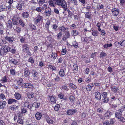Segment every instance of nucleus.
<instances>
[{"mask_svg": "<svg viewBox=\"0 0 125 125\" xmlns=\"http://www.w3.org/2000/svg\"><path fill=\"white\" fill-rule=\"evenodd\" d=\"M10 50V47L8 45H4L0 48V55H3L6 54Z\"/></svg>", "mask_w": 125, "mask_h": 125, "instance_id": "obj_1", "label": "nucleus"}, {"mask_svg": "<svg viewBox=\"0 0 125 125\" xmlns=\"http://www.w3.org/2000/svg\"><path fill=\"white\" fill-rule=\"evenodd\" d=\"M56 1L55 4L62 7L65 10L67 9L66 2L65 0H56Z\"/></svg>", "mask_w": 125, "mask_h": 125, "instance_id": "obj_2", "label": "nucleus"}, {"mask_svg": "<svg viewBox=\"0 0 125 125\" xmlns=\"http://www.w3.org/2000/svg\"><path fill=\"white\" fill-rule=\"evenodd\" d=\"M45 118L47 123L49 124H52L55 121V118L52 117L46 116Z\"/></svg>", "mask_w": 125, "mask_h": 125, "instance_id": "obj_3", "label": "nucleus"}, {"mask_svg": "<svg viewBox=\"0 0 125 125\" xmlns=\"http://www.w3.org/2000/svg\"><path fill=\"white\" fill-rule=\"evenodd\" d=\"M42 17L40 15H38L36 17L34 18V21L35 24H37L40 22V21L42 19Z\"/></svg>", "mask_w": 125, "mask_h": 125, "instance_id": "obj_4", "label": "nucleus"}, {"mask_svg": "<svg viewBox=\"0 0 125 125\" xmlns=\"http://www.w3.org/2000/svg\"><path fill=\"white\" fill-rule=\"evenodd\" d=\"M19 19L16 16H14L12 19V22L13 25H17L19 24Z\"/></svg>", "mask_w": 125, "mask_h": 125, "instance_id": "obj_5", "label": "nucleus"}, {"mask_svg": "<svg viewBox=\"0 0 125 125\" xmlns=\"http://www.w3.org/2000/svg\"><path fill=\"white\" fill-rule=\"evenodd\" d=\"M123 110L122 109H119L118 112L115 113V117L118 119L119 118L122 116V113L123 111Z\"/></svg>", "mask_w": 125, "mask_h": 125, "instance_id": "obj_6", "label": "nucleus"}, {"mask_svg": "<svg viewBox=\"0 0 125 125\" xmlns=\"http://www.w3.org/2000/svg\"><path fill=\"white\" fill-rule=\"evenodd\" d=\"M112 14L114 16H117L119 13L118 9L116 8H114L112 10Z\"/></svg>", "mask_w": 125, "mask_h": 125, "instance_id": "obj_7", "label": "nucleus"}, {"mask_svg": "<svg viewBox=\"0 0 125 125\" xmlns=\"http://www.w3.org/2000/svg\"><path fill=\"white\" fill-rule=\"evenodd\" d=\"M76 111L75 109H70L67 111V113L68 115H71L74 114Z\"/></svg>", "mask_w": 125, "mask_h": 125, "instance_id": "obj_8", "label": "nucleus"}, {"mask_svg": "<svg viewBox=\"0 0 125 125\" xmlns=\"http://www.w3.org/2000/svg\"><path fill=\"white\" fill-rule=\"evenodd\" d=\"M23 51L27 53L29 52V47L27 44H24L22 46Z\"/></svg>", "mask_w": 125, "mask_h": 125, "instance_id": "obj_9", "label": "nucleus"}, {"mask_svg": "<svg viewBox=\"0 0 125 125\" xmlns=\"http://www.w3.org/2000/svg\"><path fill=\"white\" fill-rule=\"evenodd\" d=\"M48 98L49 101L52 103L53 104L56 103V100L55 97L49 96L48 97Z\"/></svg>", "mask_w": 125, "mask_h": 125, "instance_id": "obj_10", "label": "nucleus"}, {"mask_svg": "<svg viewBox=\"0 0 125 125\" xmlns=\"http://www.w3.org/2000/svg\"><path fill=\"white\" fill-rule=\"evenodd\" d=\"M24 75L26 77L29 76L30 74V72L28 68H26L24 70Z\"/></svg>", "mask_w": 125, "mask_h": 125, "instance_id": "obj_11", "label": "nucleus"}, {"mask_svg": "<svg viewBox=\"0 0 125 125\" xmlns=\"http://www.w3.org/2000/svg\"><path fill=\"white\" fill-rule=\"evenodd\" d=\"M95 98L99 100L101 98V94L99 92H97L95 93Z\"/></svg>", "mask_w": 125, "mask_h": 125, "instance_id": "obj_12", "label": "nucleus"}, {"mask_svg": "<svg viewBox=\"0 0 125 125\" xmlns=\"http://www.w3.org/2000/svg\"><path fill=\"white\" fill-rule=\"evenodd\" d=\"M5 29L2 23L0 22V34L2 35L3 34L4 31Z\"/></svg>", "mask_w": 125, "mask_h": 125, "instance_id": "obj_13", "label": "nucleus"}, {"mask_svg": "<svg viewBox=\"0 0 125 125\" xmlns=\"http://www.w3.org/2000/svg\"><path fill=\"white\" fill-rule=\"evenodd\" d=\"M6 103L5 101L0 102V109H3L5 107Z\"/></svg>", "mask_w": 125, "mask_h": 125, "instance_id": "obj_14", "label": "nucleus"}, {"mask_svg": "<svg viewBox=\"0 0 125 125\" xmlns=\"http://www.w3.org/2000/svg\"><path fill=\"white\" fill-rule=\"evenodd\" d=\"M5 39L8 41L10 43H12L13 42L14 39L12 37L7 36L5 38Z\"/></svg>", "mask_w": 125, "mask_h": 125, "instance_id": "obj_15", "label": "nucleus"}, {"mask_svg": "<svg viewBox=\"0 0 125 125\" xmlns=\"http://www.w3.org/2000/svg\"><path fill=\"white\" fill-rule=\"evenodd\" d=\"M42 116V114L39 112H37L35 115L36 118L37 120H39Z\"/></svg>", "mask_w": 125, "mask_h": 125, "instance_id": "obj_16", "label": "nucleus"}, {"mask_svg": "<svg viewBox=\"0 0 125 125\" xmlns=\"http://www.w3.org/2000/svg\"><path fill=\"white\" fill-rule=\"evenodd\" d=\"M111 87L112 90L115 93H116L118 90V86L112 85Z\"/></svg>", "mask_w": 125, "mask_h": 125, "instance_id": "obj_17", "label": "nucleus"}, {"mask_svg": "<svg viewBox=\"0 0 125 125\" xmlns=\"http://www.w3.org/2000/svg\"><path fill=\"white\" fill-rule=\"evenodd\" d=\"M24 105L25 107H27L30 109H31L32 106V104H30L28 102H25Z\"/></svg>", "mask_w": 125, "mask_h": 125, "instance_id": "obj_18", "label": "nucleus"}, {"mask_svg": "<svg viewBox=\"0 0 125 125\" xmlns=\"http://www.w3.org/2000/svg\"><path fill=\"white\" fill-rule=\"evenodd\" d=\"M7 9V6L4 4H2L0 6V12L5 10Z\"/></svg>", "mask_w": 125, "mask_h": 125, "instance_id": "obj_19", "label": "nucleus"}, {"mask_svg": "<svg viewBox=\"0 0 125 125\" xmlns=\"http://www.w3.org/2000/svg\"><path fill=\"white\" fill-rule=\"evenodd\" d=\"M17 100L14 99H10L8 100V104H11L14 103H16Z\"/></svg>", "mask_w": 125, "mask_h": 125, "instance_id": "obj_20", "label": "nucleus"}, {"mask_svg": "<svg viewBox=\"0 0 125 125\" xmlns=\"http://www.w3.org/2000/svg\"><path fill=\"white\" fill-rule=\"evenodd\" d=\"M24 87L26 88H32L33 85L31 83H26L24 85Z\"/></svg>", "mask_w": 125, "mask_h": 125, "instance_id": "obj_21", "label": "nucleus"}, {"mask_svg": "<svg viewBox=\"0 0 125 125\" xmlns=\"http://www.w3.org/2000/svg\"><path fill=\"white\" fill-rule=\"evenodd\" d=\"M59 74L60 76L61 77H63L65 75V73L63 69H61L59 71Z\"/></svg>", "mask_w": 125, "mask_h": 125, "instance_id": "obj_22", "label": "nucleus"}, {"mask_svg": "<svg viewBox=\"0 0 125 125\" xmlns=\"http://www.w3.org/2000/svg\"><path fill=\"white\" fill-rule=\"evenodd\" d=\"M15 98L17 100L20 99L21 97V95L18 93H16L14 94Z\"/></svg>", "mask_w": 125, "mask_h": 125, "instance_id": "obj_23", "label": "nucleus"}, {"mask_svg": "<svg viewBox=\"0 0 125 125\" xmlns=\"http://www.w3.org/2000/svg\"><path fill=\"white\" fill-rule=\"evenodd\" d=\"M22 15L24 18H27L29 16V14L28 12H25L22 13Z\"/></svg>", "mask_w": 125, "mask_h": 125, "instance_id": "obj_24", "label": "nucleus"}, {"mask_svg": "<svg viewBox=\"0 0 125 125\" xmlns=\"http://www.w3.org/2000/svg\"><path fill=\"white\" fill-rule=\"evenodd\" d=\"M34 93L32 92H30L27 94V95L29 98H31L34 96Z\"/></svg>", "mask_w": 125, "mask_h": 125, "instance_id": "obj_25", "label": "nucleus"}, {"mask_svg": "<svg viewBox=\"0 0 125 125\" xmlns=\"http://www.w3.org/2000/svg\"><path fill=\"white\" fill-rule=\"evenodd\" d=\"M69 86L73 90H75L77 88V86L72 83H71L69 84Z\"/></svg>", "mask_w": 125, "mask_h": 125, "instance_id": "obj_26", "label": "nucleus"}, {"mask_svg": "<svg viewBox=\"0 0 125 125\" xmlns=\"http://www.w3.org/2000/svg\"><path fill=\"white\" fill-rule=\"evenodd\" d=\"M51 57L55 59L57 56V54L55 52H52V54L50 55Z\"/></svg>", "mask_w": 125, "mask_h": 125, "instance_id": "obj_27", "label": "nucleus"}, {"mask_svg": "<svg viewBox=\"0 0 125 125\" xmlns=\"http://www.w3.org/2000/svg\"><path fill=\"white\" fill-rule=\"evenodd\" d=\"M22 117H19L18 118L17 122L18 123L23 124V119Z\"/></svg>", "mask_w": 125, "mask_h": 125, "instance_id": "obj_28", "label": "nucleus"}, {"mask_svg": "<svg viewBox=\"0 0 125 125\" xmlns=\"http://www.w3.org/2000/svg\"><path fill=\"white\" fill-rule=\"evenodd\" d=\"M0 99L4 101H5V100H6V97L3 94H0Z\"/></svg>", "mask_w": 125, "mask_h": 125, "instance_id": "obj_29", "label": "nucleus"}, {"mask_svg": "<svg viewBox=\"0 0 125 125\" xmlns=\"http://www.w3.org/2000/svg\"><path fill=\"white\" fill-rule=\"evenodd\" d=\"M19 24L23 27H24L25 24L23 21L21 19H19Z\"/></svg>", "mask_w": 125, "mask_h": 125, "instance_id": "obj_30", "label": "nucleus"}, {"mask_svg": "<svg viewBox=\"0 0 125 125\" xmlns=\"http://www.w3.org/2000/svg\"><path fill=\"white\" fill-rule=\"evenodd\" d=\"M69 99L72 104H74L75 100V98L72 95L70 96L69 97Z\"/></svg>", "mask_w": 125, "mask_h": 125, "instance_id": "obj_31", "label": "nucleus"}, {"mask_svg": "<svg viewBox=\"0 0 125 125\" xmlns=\"http://www.w3.org/2000/svg\"><path fill=\"white\" fill-rule=\"evenodd\" d=\"M40 103H34L32 105L36 108H38L40 106Z\"/></svg>", "mask_w": 125, "mask_h": 125, "instance_id": "obj_32", "label": "nucleus"}, {"mask_svg": "<svg viewBox=\"0 0 125 125\" xmlns=\"http://www.w3.org/2000/svg\"><path fill=\"white\" fill-rule=\"evenodd\" d=\"M62 89L65 91H67L69 89L67 86L65 84L62 85Z\"/></svg>", "mask_w": 125, "mask_h": 125, "instance_id": "obj_33", "label": "nucleus"}, {"mask_svg": "<svg viewBox=\"0 0 125 125\" xmlns=\"http://www.w3.org/2000/svg\"><path fill=\"white\" fill-rule=\"evenodd\" d=\"M48 68L52 70H55L56 69L55 67L52 65H49L48 66Z\"/></svg>", "mask_w": 125, "mask_h": 125, "instance_id": "obj_34", "label": "nucleus"}, {"mask_svg": "<svg viewBox=\"0 0 125 125\" xmlns=\"http://www.w3.org/2000/svg\"><path fill=\"white\" fill-rule=\"evenodd\" d=\"M23 79L22 78H20L17 80V83L19 85H21L22 84Z\"/></svg>", "mask_w": 125, "mask_h": 125, "instance_id": "obj_35", "label": "nucleus"}, {"mask_svg": "<svg viewBox=\"0 0 125 125\" xmlns=\"http://www.w3.org/2000/svg\"><path fill=\"white\" fill-rule=\"evenodd\" d=\"M7 79L5 76L3 77L2 79L0 80V81L2 82L3 83H4L7 82Z\"/></svg>", "mask_w": 125, "mask_h": 125, "instance_id": "obj_36", "label": "nucleus"}, {"mask_svg": "<svg viewBox=\"0 0 125 125\" xmlns=\"http://www.w3.org/2000/svg\"><path fill=\"white\" fill-rule=\"evenodd\" d=\"M102 100L103 102L104 103H107L109 100L108 98L107 97H103Z\"/></svg>", "mask_w": 125, "mask_h": 125, "instance_id": "obj_37", "label": "nucleus"}, {"mask_svg": "<svg viewBox=\"0 0 125 125\" xmlns=\"http://www.w3.org/2000/svg\"><path fill=\"white\" fill-rule=\"evenodd\" d=\"M49 3L50 5L52 7H54L55 6V4H54L53 2L51 0L49 2Z\"/></svg>", "mask_w": 125, "mask_h": 125, "instance_id": "obj_38", "label": "nucleus"}, {"mask_svg": "<svg viewBox=\"0 0 125 125\" xmlns=\"http://www.w3.org/2000/svg\"><path fill=\"white\" fill-rule=\"evenodd\" d=\"M112 114H111V112L110 111L107 112L104 115L105 117H108L110 116L111 115H112Z\"/></svg>", "mask_w": 125, "mask_h": 125, "instance_id": "obj_39", "label": "nucleus"}, {"mask_svg": "<svg viewBox=\"0 0 125 125\" xmlns=\"http://www.w3.org/2000/svg\"><path fill=\"white\" fill-rule=\"evenodd\" d=\"M66 30V28L64 26H62L59 28V30L60 31L63 32L65 31Z\"/></svg>", "mask_w": 125, "mask_h": 125, "instance_id": "obj_40", "label": "nucleus"}, {"mask_svg": "<svg viewBox=\"0 0 125 125\" xmlns=\"http://www.w3.org/2000/svg\"><path fill=\"white\" fill-rule=\"evenodd\" d=\"M106 54L103 52H101L100 54V56L101 57L103 58L106 56Z\"/></svg>", "mask_w": 125, "mask_h": 125, "instance_id": "obj_41", "label": "nucleus"}, {"mask_svg": "<svg viewBox=\"0 0 125 125\" xmlns=\"http://www.w3.org/2000/svg\"><path fill=\"white\" fill-rule=\"evenodd\" d=\"M72 34L74 36H76L78 35V33L76 30H73L72 31Z\"/></svg>", "mask_w": 125, "mask_h": 125, "instance_id": "obj_42", "label": "nucleus"}, {"mask_svg": "<svg viewBox=\"0 0 125 125\" xmlns=\"http://www.w3.org/2000/svg\"><path fill=\"white\" fill-rule=\"evenodd\" d=\"M17 106L13 105L11 106L10 107V109L12 111H14L16 110L17 107Z\"/></svg>", "mask_w": 125, "mask_h": 125, "instance_id": "obj_43", "label": "nucleus"}, {"mask_svg": "<svg viewBox=\"0 0 125 125\" xmlns=\"http://www.w3.org/2000/svg\"><path fill=\"white\" fill-rule=\"evenodd\" d=\"M10 62L13 63L15 65L18 62L16 60H14L13 59H12L11 60H10Z\"/></svg>", "mask_w": 125, "mask_h": 125, "instance_id": "obj_44", "label": "nucleus"}, {"mask_svg": "<svg viewBox=\"0 0 125 125\" xmlns=\"http://www.w3.org/2000/svg\"><path fill=\"white\" fill-rule=\"evenodd\" d=\"M73 67L74 68V71L75 72H76L78 70V67L77 64H74L73 65Z\"/></svg>", "mask_w": 125, "mask_h": 125, "instance_id": "obj_45", "label": "nucleus"}, {"mask_svg": "<svg viewBox=\"0 0 125 125\" xmlns=\"http://www.w3.org/2000/svg\"><path fill=\"white\" fill-rule=\"evenodd\" d=\"M73 46L75 48H77L78 46L77 43L75 41H74L73 42Z\"/></svg>", "mask_w": 125, "mask_h": 125, "instance_id": "obj_46", "label": "nucleus"}, {"mask_svg": "<svg viewBox=\"0 0 125 125\" xmlns=\"http://www.w3.org/2000/svg\"><path fill=\"white\" fill-rule=\"evenodd\" d=\"M92 34L94 36H97L98 34V32L97 31H93L92 32Z\"/></svg>", "mask_w": 125, "mask_h": 125, "instance_id": "obj_47", "label": "nucleus"}, {"mask_svg": "<svg viewBox=\"0 0 125 125\" xmlns=\"http://www.w3.org/2000/svg\"><path fill=\"white\" fill-rule=\"evenodd\" d=\"M60 106L58 104H56L54 107V109L56 111H58L59 110Z\"/></svg>", "mask_w": 125, "mask_h": 125, "instance_id": "obj_48", "label": "nucleus"}, {"mask_svg": "<svg viewBox=\"0 0 125 125\" xmlns=\"http://www.w3.org/2000/svg\"><path fill=\"white\" fill-rule=\"evenodd\" d=\"M13 23L11 21H9L7 24L8 26L11 28L12 25Z\"/></svg>", "mask_w": 125, "mask_h": 125, "instance_id": "obj_49", "label": "nucleus"}, {"mask_svg": "<svg viewBox=\"0 0 125 125\" xmlns=\"http://www.w3.org/2000/svg\"><path fill=\"white\" fill-rule=\"evenodd\" d=\"M22 4L19 3L17 7V9L19 10H21L22 9Z\"/></svg>", "mask_w": 125, "mask_h": 125, "instance_id": "obj_50", "label": "nucleus"}, {"mask_svg": "<svg viewBox=\"0 0 125 125\" xmlns=\"http://www.w3.org/2000/svg\"><path fill=\"white\" fill-rule=\"evenodd\" d=\"M15 30L17 33H20L21 31V28L18 27H17Z\"/></svg>", "mask_w": 125, "mask_h": 125, "instance_id": "obj_51", "label": "nucleus"}, {"mask_svg": "<svg viewBox=\"0 0 125 125\" xmlns=\"http://www.w3.org/2000/svg\"><path fill=\"white\" fill-rule=\"evenodd\" d=\"M66 52L67 50L66 49H63L61 51L62 54L63 55H65L66 54Z\"/></svg>", "mask_w": 125, "mask_h": 125, "instance_id": "obj_52", "label": "nucleus"}, {"mask_svg": "<svg viewBox=\"0 0 125 125\" xmlns=\"http://www.w3.org/2000/svg\"><path fill=\"white\" fill-rule=\"evenodd\" d=\"M120 42L121 46H125V40H122Z\"/></svg>", "mask_w": 125, "mask_h": 125, "instance_id": "obj_53", "label": "nucleus"}, {"mask_svg": "<svg viewBox=\"0 0 125 125\" xmlns=\"http://www.w3.org/2000/svg\"><path fill=\"white\" fill-rule=\"evenodd\" d=\"M92 87L88 84L86 87L87 90L88 91H90L91 90Z\"/></svg>", "mask_w": 125, "mask_h": 125, "instance_id": "obj_54", "label": "nucleus"}, {"mask_svg": "<svg viewBox=\"0 0 125 125\" xmlns=\"http://www.w3.org/2000/svg\"><path fill=\"white\" fill-rule=\"evenodd\" d=\"M119 120L120 121L122 122H125V118L123 117H121L119 118Z\"/></svg>", "mask_w": 125, "mask_h": 125, "instance_id": "obj_55", "label": "nucleus"}, {"mask_svg": "<svg viewBox=\"0 0 125 125\" xmlns=\"http://www.w3.org/2000/svg\"><path fill=\"white\" fill-rule=\"evenodd\" d=\"M35 10L39 12H41L42 10V8L40 7L36 8Z\"/></svg>", "mask_w": 125, "mask_h": 125, "instance_id": "obj_56", "label": "nucleus"}, {"mask_svg": "<svg viewBox=\"0 0 125 125\" xmlns=\"http://www.w3.org/2000/svg\"><path fill=\"white\" fill-rule=\"evenodd\" d=\"M62 33L61 32H59L57 35V38L58 39H60L61 38L62 36Z\"/></svg>", "mask_w": 125, "mask_h": 125, "instance_id": "obj_57", "label": "nucleus"}, {"mask_svg": "<svg viewBox=\"0 0 125 125\" xmlns=\"http://www.w3.org/2000/svg\"><path fill=\"white\" fill-rule=\"evenodd\" d=\"M115 44L116 46L117 47H119L121 45L120 42H116L115 43Z\"/></svg>", "mask_w": 125, "mask_h": 125, "instance_id": "obj_58", "label": "nucleus"}, {"mask_svg": "<svg viewBox=\"0 0 125 125\" xmlns=\"http://www.w3.org/2000/svg\"><path fill=\"white\" fill-rule=\"evenodd\" d=\"M32 73L33 76L34 77L37 75L38 74L37 73L35 70H33L32 71Z\"/></svg>", "mask_w": 125, "mask_h": 125, "instance_id": "obj_59", "label": "nucleus"}, {"mask_svg": "<svg viewBox=\"0 0 125 125\" xmlns=\"http://www.w3.org/2000/svg\"><path fill=\"white\" fill-rule=\"evenodd\" d=\"M29 62H30L31 63H33L34 62V60L33 58L32 57H30L29 59Z\"/></svg>", "mask_w": 125, "mask_h": 125, "instance_id": "obj_60", "label": "nucleus"}, {"mask_svg": "<svg viewBox=\"0 0 125 125\" xmlns=\"http://www.w3.org/2000/svg\"><path fill=\"white\" fill-rule=\"evenodd\" d=\"M115 121L116 120L115 118L111 119L110 123L111 124H113L115 122Z\"/></svg>", "mask_w": 125, "mask_h": 125, "instance_id": "obj_61", "label": "nucleus"}, {"mask_svg": "<svg viewBox=\"0 0 125 125\" xmlns=\"http://www.w3.org/2000/svg\"><path fill=\"white\" fill-rule=\"evenodd\" d=\"M90 72V70L89 68H87L85 70V73L86 74H88Z\"/></svg>", "mask_w": 125, "mask_h": 125, "instance_id": "obj_62", "label": "nucleus"}, {"mask_svg": "<svg viewBox=\"0 0 125 125\" xmlns=\"http://www.w3.org/2000/svg\"><path fill=\"white\" fill-rule=\"evenodd\" d=\"M102 95L103 97H107V93L106 92H103L102 93Z\"/></svg>", "mask_w": 125, "mask_h": 125, "instance_id": "obj_63", "label": "nucleus"}, {"mask_svg": "<svg viewBox=\"0 0 125 125\" xmlns=\"http://www.w3.org/2000/svg\"><path fill=\"white\" fill-rule=\"evenodd\" d=\"M54 79L55 81L58 82L60 81V78L58 76H57L54 78Z\"/></svg>", "mask_w": 125, "mask_h": 125, "instance_id": "obj_64", "label": "nucleus"}]
</instances>
